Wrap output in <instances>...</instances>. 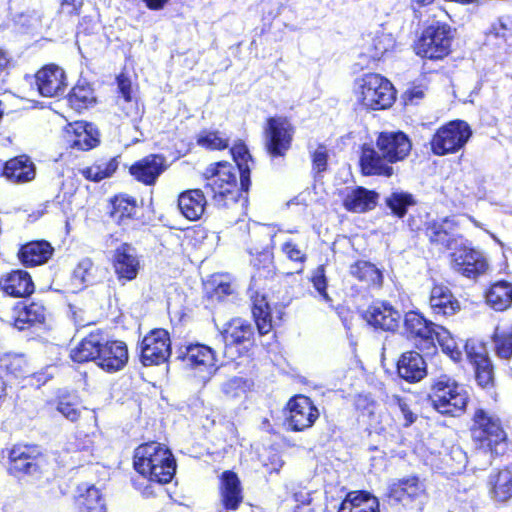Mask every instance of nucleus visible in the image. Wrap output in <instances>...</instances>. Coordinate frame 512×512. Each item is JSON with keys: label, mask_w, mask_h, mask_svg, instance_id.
<instances>
[{"label": "nucleus", "mask_w": 512, "mask_h": 512, "mask_svg": "<svg viewBox=\"0 0 512 512\" xmlns=\"http://www.w3.org/2000/svg\"><path fill=\"white\" fill-rule=\"evenodd\" d=\"M165 158L160 155H149L130 167V173L136 180L146 185H152L166 170Z\"/></svg>", "instance_id": "obj_19"}, {"label": "nucleus", "mask_w": 512, "mask_h": 512, "mask_svg": "<svg viewBox=\"0 0 512 512\" xmlns=\"http://www.w3.org/2000/svg\"><path fill=\"white\" fill-rule=\"evenodd\" d=\"M385 202L392 213L399 218L404 217L408 208L416 204V200L411 193L400 190L393 191L386 197Z\"/></svg>", "instance_id": "obj_46"}, {"label": "nucleus", "mask_w": 512, "mask_h": 512, "mask_svg": "<svg viewBox=\"0 0 512 512\" xmlns=\"http://www.w3.org/2000/svg\"><path fill=\"white\" fill-rule=\"evenodd\" d=\"M136 201L128 195H118L112 200V210L110 215L118 224L131 219L136 213Z\"/></svg>", "instance_id": "obj_42"}, {"label": "nucleus", "mask_w": 512, "mask_h": 512, "mask_svg": "<svg viewBox=\"0 0 512 512\" xmlns=\"http://www.w3.org/2000/svg\"><path fill=\"white\" fill-rule=\"evenodd\" d=\"M73 279L83 285H88L95 281V268L89 258H84L78 263L73 272Z\"/></svg>", "instance_id": "obj_53"}, {"label": "nucleus", "mask_w": 512, "mask_h": 512, "mask_svg": "<svg viewBox=\"0 0 512 512\" xmlns=\"http://www.w3.org/2000/svg\"><path fill=\"white\" fill-rule=\"evenodd\" d=\"M208 171L206 190L218 206H227L230 202H236L239 190L237 188V175L235 167L227 162L216 164L215 168Z\"/></svg>", "instance_id": "obj_5"}, {"label": "nucleus", "mask_w": 512, "mask_h": 512, "mask_svg": "<svg viewBox=\"0 0 512 512\" xmlns=\"http://www.w3.org/2000/svg\"><path fill=\"white\" fill-rule=\"evenodd\" d=\"M118 168V161L113 158L106 162L95 163L90 167L80 169V173L88 180L101 181L114 174Z\"/></svg>", "instance_id": "obj_49"}, {"label": "nucleus", "mask_w": 512, "mask_h": 512, "mask_svg": "<svg viewBox=\"0 0 512 512\" xmlns=\"http://www.w3.org/2000/svg\"><path fill=\"white\" fill-rule=\"evenodd\" d=\"M388 496L404 504L420 500L426 496V487L423 481L416 476L399 479L390 484Z\"/></svg>", "instance_id": "obj_18"}, {"label": "nucleus", "mask_w": 512, "mask_h": 512, "mask_svg": "<svg viewBox=\"0 0 512 512\" xmlns=\"http://www.w3.org/2000/svg\"><path fill=\"white\" fill-rule=\"evenodd\" d=\"M436 324L426 320L422 315L415 311H409L404 317V330L408 338L414 340L417 346L422 349H429L433 344V333Z\"/></svg>", "instance_id": "obj_14"}, {"label": "nucleus", "mask_w": 512, "mask_h": 512, "mask_svg": "<svg viewBox=\"0 0 512 512\" xmlns=\"http://www.w3.org/2000/svg\"><path fill=\"white\" fill-rule=\"evenodd\" d=\"M280 249L287 259L297 264L302 265L307 259L306 252L293 240L285 241Z\"/></svg>", "instance_id": "obj_57"}, {"label": "nucleus", "mask_w": 512, "mask_h": 512, "mask_svg": "<svg viewBox=\"0 0 512 512\" xmlns=\"http://www.w3.org/2000/svg\"><path fill=\"white\" fill-rule=\"evenodd\" d=\"M252 335L251 325L240 318L231 320L223 332L227 344H238L246 341Z\"/></svg>", "instance_id": "obj_43"}, {"label": "nucleus", "mask_w": 512, "mask_h": 512, "mask_svg": "<svg viewBox=\"0 0 512 512\" xmlns=\"http://www.w3.org/2000/svg\"><path fill=\"white\" fill-rule=\"evenodd\" d=\"M250 254H255L256 256L251 260V264L257 268L260 269H267V271H270V267L272 265V253L266 249H264L263 246L260 248L256 247L249 250Z\"/></svg>", "instance_id": "obj_59"}, {"label": "nucleus", "mask_w": 512, "mask_h": 512, "mask_svg": "<svg viewBox=\"0 0 512 512\" xmlns=\"http://www.w3.org/2000/svg\"><path fill=\"white\" fill-rule=\"evenodd\" d=\"M103 345L100 333H90L71 350V358L79 363L93 360L98 364L100 349Z\"/></svg>", "instance_id": "obj_32"}, {"label": "nucleus", "mask_w": 512, "mask_h": 512, "mask_svg": "<svg viewBox=\"0 0 512 512\" xmlns=\"http://www.w3.org/2000/svg\"><path fill=\"white\" fill-rule=\"evenodd\" d=\"M351 276L356 278L367 288H380L383 283L382 272L368 261H357L350 266Z\"/></svg>", "instance_id": "obj_34"}, {"label": "nucleus", "mask_w": 512, "mask_h": 512, "mask_svg": "<svg viewBox=\"0 0 512 512\" xmlns=\"http://www.w3.org/2000/svg\"><path fill=\"white\" fill-rule=\"evenodd\" d=\"M117 106L123 112L124 116L131 120H137L141 116L139 102L135 96L127 98H117Z\"/></svg>", "instance_id": "obj_55"}, {"label": "nucleus", "mask_w": 512, "mask_h": 512, "mask_svg": "<svg viewBox=\"0 0 512 512\" xmlns=\"http://www.w3.org/2000/svg\"><path fill=\"white\" fill-rule=\"evenodd\" d=\"M430 307L435 314L450 316L460 309L459 302L454 298L448 287L436 285L432 288Z\"/></svg>", "instance_id": "obj_29"}, {"label": "nucleus", "mask_w": 512, "mask_h": 512, "mask_svg": "<svg viewBox=\"0 0 512 512\" xmlns=\"http://www.w3.org/2000/svg\"><path fill=\"white\" fill-rule=\"evenodd\" d=\"M252 314L260 334H267L273 327V317L266 296L256 292L251 295Z\"/></svg>", "instance_id": "obj_35"}, {"label": "nucleus", "mask_w": 512, "mask_h": 512, "mask_svg": "<svg viewBox=\"0 0 512 512\" xmlns=\"http://www.w3.org/2000/svg\"><path fill=\"white\" fill-rule=\"evenodd\" d=\"M454 223L449 218H444L441 221H433L428 224L426 233L432 243L439 244L444 248L450 246L452 236L451 230Z\"/></svg>", "instance_id": "obj_39"}, {"label": "nucleus", "mask_w": 512, "mask_h": 512, "mask_svg": "<svg viewBox=\"0 0 512 512\" xmlns=\"http://www.w3.org/2000/svg\"><path fill=\"white\" fill-rule=\"evenodd\" d=\"M221 501L227 510H236L243 500L242 489L238 476L225 471L221 477Z\"/></svg>", "instance_id": "obj_28"}, {"label": "nucleus", "mask_w": 512, "mask_h": 512, "mask_svg": "<svg viewBox=\"0 0 512 512\" xmlns=\"http://www.w3.org/2000/svg\"><path fill=\"white\" fill-rule=\"evenodd\" d=\"M472 135L470 126L462 120H455L440 127L431 141V149L436 155H446L460 150Z\"/></svg>", "instance_id": "obj_7"}, {"label": "nucleus", "mask_w": 512, "mask_h": 512, "mask_svg": "<svg viewBox=\"0 0 512 512\" xmlns=\"http://www.w3.org/2000/svg\"><path fill=\"white\" fill-rule=\"evenodd\" d=\"M128 361V350L124 342L108 341L100 349L98 366L107 372L122 369Z\"/></svg>", "instance_id": "obj_20"}, {"label": "nucleus", "mask_w": 512, "mask_h": 512, "mask_svg": "<svg viewBox=\"0 0 512 512\" xmlns=\"http://www.w3.org/2000/svg\"><path fill=\"white\" fill-rule=\"evenodd\" d=\"M328 161V152L324 145H318L312 152L313 170L318 173L326 170Z\"/></svg>", "instance_id": "obj_61"}, {"label": "nucleus", "mask_w": 512, "mask_h": 512, "mask_svg": "<svg viewBox=\"0 0 512 512\" xmlns=\"http://www.w3.org/2000/svg\"><path fill=\"white\" fill-rule=\"evenodd\" d=\"M496 354L503 359L512 357V324L497 327L493 336Z\"/></svg>", "instance_id": "obj_48"}, {"label": "nucleus", "mask_w": 512, "mask_h": 512, "mask_svg": "<svg viewBox=\"0 0 512 512\" xmlns=\"http://www.w3.org/2000/svg\"><path fill=\"white\" fill-rule=\"evenodd\" d=\"M78 505L80 512H106L100 491L94 486L87 488L85 494L79 496Z\"/></svg>", "instance_id": "obj_50"}, {"label": "nucleus", "mask_w": 512, "mask_h": 512, "mask_svg": "<svg viewBox=\"0 0 512 512\" xmlns=\"http://www.w3.org/2000/svg\"><path fill=\"white\" fill-rule=\"evenodd\" d=\"M35 78L38 91L44 97L59 96L64 93L67 86L64 70L54 64L40 69Z\"/></svg>", "instance_id": "obj_15"}, {"label": "nucleus", "mask_w": 512, "mask_h": 512, "mask_svg": "<svg viewBox=\"0 0 512 512\" xmlns=\"http://www.w3.org/2000/svg\"><path fill=\"white\" fill-rule=\"evenodd\" d=\"M287 409L288 424L295 431H302L311 427L319 416L318 409L313 405L312 401L303 395L290 399Z\"/></svg>", "instance_id": "obj_13"}, {"label": "nucleus", "mask_w": 512, "mask_h": 512, "mask_svg": "<svg viewBox=\"0 0 512 512\" xmlns=\"http://www.w3.org/2000/svg\"><path fill=\"white\" fill-rule=\"evenodd\" d=\"M113 269L121 284L134 280L140 269V261L134 248L128 244L118 247L113 256Z\"/></svg>", "instance_id": "obj_16"}, {"label": "nucleus", "mask_w": 512, "mask_h": 512, "mask_svg": "<svg viewBox=\"0 0 512 512\" xmlns=\"http://www.w3.org/2000/svg\"><path fill=\"white\" fill-rule=\"evenodd\" d=\"M141 362L145 365L164 363L171 354L169 334L164 329H154L148 333L140 345Z\"/></svg>", "instance_id": "obj_10"}, {"label": "nucleus", "mask_w": 512, "mask_h": 512, "mask_svg": "<svg viewBox=\"0 0 512 512\" xmlns=\"http://www.w3.org/2000/svg\"><path fill=\"white\" fill-rule=\"evenodd\" d=\"M40 450L33 445H15L9 453V471L12 474H35L39 470Z\"/></svg>", "instance_id": "obj_17"}, {"label": "nucleus", "mask_w": 512, "mask_h": 512, "mask_svg": "<svg viewBox=\"0 0 512 512\" xmlns=\"http://www.w3.org/2000/svg\"><path fill=\"white\" fill-rule=\"evenodd\" d=\"M338 512H379V502L368 492L352 491L346 495Z\"/></svg>", "instance_id": "obj_31"}, {"label": "nucleus", "mask_w": 512, "mask_h": 512, "mask_svg": "<svg viewBox=\"0 0 512 512\" xmlns=\"http://www.w3.org/2000/svg\"><path fill=\"white\" fill-rule=\"evenodd\" d=\"M186 365L194 371V375L202 382H207L217 371V358L215 351L203 344H193L186 348L184 356Z\"/></svg>", "instance_id": "obj_11"}, {"label": "nucleus", "mask_w": 512, "mask_h": 512, "mask_svg": "<svg viewBox=\"0 0 512 512\" xmlns=\"http://www.w3.org/2000/svg\"><path fill=\"white\" fill-rule=\"evenodd\" d=\"M69 105L80 112L95 102L93 89L89 84L79 83L73 87L68 98Z\"/></svg>", "instance_id": "obj_45"}, {"label": "nucleus", "mask_w": 512, "mask_h": 512, "mask_svg": "<svg viewBox=\"0 0 512 512\" xmlns=\"http://www.w3.org/2000/svg\"><path fill=\"white\" fill-rule=\"evenodd\" d=\"M377 201L378 193L363 187H357L346 194L343 205L348 211L363 213L374 209Z\"/></svg>", "instance_id": "obj_30"}, {"label": "nucleus", "mask_w": 512, "mask_h": 512, "mask_svg": "<svg viewBox=\"0 0 512 512\" xmlns=\"http://www.w3.org/2000/svg\"><path fill=\"white\" fill-rule=\"evenodd\" d=\"M424 97V89L421 86H414L404 93L406 104H417Z\"/></svg>", "instance_id": "obj_63"}, {"label": "nucleus", "mask_w": 512, "mask_h": 512, "mask_svg": "<svg viewBox=\"0 0 512 512\" xmlns=\"http://www.w3.org/2000/svg\"><path fill=\"white\" fill-rule=\"evenodd\" d=\"M468 355L471 357V361L475 366V378L479 386L483 388H488L493 385V367L492 363L486 356L482 354H476L475 356H471L469 352Z\"/></svg>", "instance_id": "obj_47"}, {"label": "nucleus", "mask_w": 512, "mask_h": 512, "mask_svg": "<svg viewBox=\"0 0 512 512\" xmlns=\"http://www.w3.org/2000/svg\"><path fill=\"white\" fill-rule=\"evenodd\" d=\"M28 372V363L23 354L6 352L0 355V373L18 378Z\"/></svg>", "instance_id": "obj_38"}, {"label": "nucleus", "mask_w": 512, "mask_h": 512, "mask_svg": "<svg viewBox=\"0 0 512 512\" xmlns=\"http://www.w3.org/2000/svg\"><path fill=\"white\" fill-rule=\"evenodd\" d=\"M206 204V197L200 189L184 191L178 197V208L181 214L190 221H196L201 218Z\"/></svg>", "instance_id": "obj_25"}, {"label": "nucleus", "mask_w": 512, "mask_h": 512, "mask_svg": "<svg viewBox=\"0 0 512 512\" xmlns=\"http://www.w3.org/2000/svg\"><path fill=\"white\" fill-rule=\"evenodd\" d=\"M313 287L318 292L321 299L327 303L331 302V298L327 293V279L325 276V269L323 265L318 266L311 277Z\"/></svg>", "instance_id": "obj_56"}, {"label": "nucleus", "mask_w": 512, "mask_h": 512, "mask_svg": "<svg viewBox=\"0 0 512 512\" xmlns=\"http://www.w3.org/2000/svg\"><path fill=\"white\" fill-rule=\"evenodd\" d=\"M376 145L381 154L368 145L362 148L360 164L366 175L391 176L393 168L388 163L404 160L412 148L410 139L400 131L380 133Z\"/></svg>", "instance_id": "obj_1"}, {"label": "nucleus", "mask_w": 512, "mask_h": 512, "mask_svg": "<svg viewBox=\"0 0 512 512\" xmlns=\"http://www.w3.org/2000/svg\"><path fill=\"white\" fill-rule=\"evenodd\" d=\"M429 397L439 413L452 416L461 414L469 399L466 389L447 375L435 381Z\"/></svg>", "instance_id": "obj_4"}, {"label": "nucleus", "mask_w": 512, "mask_h": 512, "mask_svg": "<svg viewBox=\"0 0 512 512\" xmlns=\"http://www.w3.org/2000/svg\"><path fill=\"white\" fill-rule=\"evenodd\" d=\"M486 39L498 46L507 44L512 39V20L504 17L497 19L489 28Z\"/></svg>", "instance_id": "obj_44"}, {"label": "nucleus", "mask_w": 512, "mask_h": 512, "mask_svg": "<svg viewBox=\"0 0 512 512\" xmlns=\"http://www.w3.org/2000/svg\"><path fill=\"white\" fill-rule=\"evenodd\" d=\"M53 253V247L47 241H33L23 245L18 253L21 263L26 267L46 263Z\"/></svg>", "instance_id": "obj_27"}, {"label": "nucleus", "mask_w": 512, "mask_h": 512, "mask_svg": "<svg viewBox=\"0 0 512 512\" xmlns=\"http://www.w3.org/2000/svg\"><path fill=\"white\" fill-rule=\"evenodd\" d=\"M45 320V307L40 303L25 304L19 302L12 310L10 322L18 330H24L31 325Z\"/></svg>", "instance_id": "obj_23"}, {"label": "nucleus", "mask_w": 512, "mask_h": 512, "mask_svg": "<svg viewBox=\"0 0 512 512\" xmlns=\"http://www.w3.org/2000/svg\"><path fill=\"white\" fill-rule=\"evenodd\" d=\"M0 289L12 297H27L34 292L35 286L28 272L15 270L0 278Z\"/></svg>", "instance_id": "obj_22"}, {"label": "nucleus", "mask_w": 512, "mask_h": 512, "mask_svg": "<svg viewBox=\"0 0 512 512\" xmlns=\"http://www.w3.org/2000/svg\"><path fill=\"white\" fill-rule=\"evenodd\" d=\"M436 343L442 348V351L448 355L452 360L459 361L462 352L458 347L456 341L451 336L450 332L443 326L437 325L433 333V344L430 347H435Z\"/></svg>", "instance_id": "obj_41"}, {"label": "nucleus", "mask_w": 512, "mask_h": 512, "mask_svg": "<svg viewBox=\"0 0 512 512\" xmlns=\"http://www.w3.org/2000/svg\"><path fill=\"white\" fill-rule=\"evenodd\" d=\"M394 46V39L390 34L380 33L371 39L367 51L368 56L373 60L380 59L386 52Z\"/></svg>", "instance_id": "obj_51"}, {"label": "nucleus", "mask_w": 512, "mask_h": 512, "mask_svg": "<svg viewBox=\"0 0 512 512\" xmlns=\"http://www.w3.org/2000/svg\"><path fill=\"white\" fill-rule=\"evenodd\" d=\"M231 154L233 160L236 163L237 170L240 175V184L242 189L246 190L250 182V168L248 162L251 160V156L245 144L236 143L231 148Z\"/></svg>", "instance_id": "obj_40"}, {"label": "nucleus", "mask_w": 512, "mask_h": 512, "mask_svg": "<svg viewBox=\"0 0 512 512\" xmlns=\"http://www.w3.org/2000/svg\"><path fill=\"white\" fill-rule=\"evenodd\" d=\"M366 318L375 327L393 331L399 326L401 314L387 302H375L368 308Z\"/></svg>", "instance_id": "obj_21"}, {"label": "nucleus", "mask_w": 512, "mask_h": 512, "mask_svg": "<svg viewBox=\"0 0 512 512\" xmlns=\"http://www.w3.org/2000/svg\"><path fill=\"white\" fill-rule=\"evenodd\" d=\"M222 391L228 397H238L245 392V382L238 377L231 378L223 383Z\"/></svg>", "instance_id": "obj_60"}, {"label": "nucleus", "mask_w": 512, "mask_h": 512, "mask_svg": "<svg viewBox=\"0 0 512 512\" xmlns=\"http://www.w3.org/2000/svg\"><path fill=\"white\" fill-rule=\"evenodd\" d=\"M70 146L79 150H89L98 144L97 133L91 124L76 122L66 130Z\"/></svg>", "instance_id": "obj_26"}, {"label": "nucleus", "mask_w": 512, "mask_h": 512, "mask_svg": "<svg viewBox=\"0 0 512 512\" xmlns=\"http://www.w3.org/2000/svg\"><path fill=\"white\" fill-rule=\"evenodd\" d=\"M451 266L454 271L472 279L485 274L489 268L483 254L468 247L459 248L451 254Z\"/></svg>", "instance_id": "obj_12"}, {"label": "nucleus", "mask_w": 512, "mask_h": 512, "mask_svg": "<svg viewBox=\"0 0 512 512\" xmlns=\"http://www.w3.org/2000/svg\"><path fill=\"white\" fill-rule=\"evenodd\" d=\"M3 175L11 182L24 183L34 179L35 167L27 157L21 156L5 163Z\"/></svg>", "instance_id": "obj_33"}, {"label": "nucleus", "mask_w": 512, "mask_h": 512, "mask_svg": "<svg viewBox=\"0 0 512 512\" xmlns=\"http://www.w3.org/2000/svg\"><path fill=\"white\" fill-rule=\"evenodd\" d=\"M354 93L358 102L372 110L386 109L395 100V89L391 82L375 73L365 74L357 79Z\"/></svg>", "instance_id": "obj_3"}, {"label": "nucleus", "mask_w": 512, "mask_h": 512, "mask_svg": "<svg viewBox=\"0 0 512 512\" xmlns=\"http://www.w3.org/2000/svg\"><path fill=\"white\" fill-rule=\"evenodd\" d=\"M486 303L496 311H504L512 306V283H494L485 295Z\"/></svg>", "instance_id": "obj_36"}, {"label": "nucleus", "mask_w": 512, "mask_h": 512, "mask_svg": "<svg viewBox=\"0 0 512 512\" xmlns=\"http://www.w3.org/2000/svg\"><path fill=\"white\" fill-rule=\"evenodd\" d=\"M257 236H264L266 240L272 241L273 237L275 236V233L271 230L268 226H259L258 231L256 232Z\"/></svg>", "instance_id": "obj_64"}, {"label": "nucleus", "mask_w": 512, "mask_h": 512, "mask_svg": "<svg viewBox=\"0 0 512 512\" xmlns=\"http://www.w3.org/2000/svg\"><path fill=\"white\" fill-rule=\"evenodd\" d=\"M389 406L394 410H399L405 420V426H409L415 421V415L410 410L406 399L399 395H392L388 398Z\"/></svg>", "instance_id": "obj_58"}, {"label": "nucleus", "mask_w": 512, "mask_h": 512, "mask_svg": "<svg viewBox=\"0 0 512 512\" xmlns=\"http://www.w3.org/2000/svg\"><path fill=\"white\" fill-rule=\"evenodd\" d=\"M491 496L498 502H506L512 498V473L503 470L490 477Z\"/></svg>", "instance_id": "obj_37"}, {"label": "nucleus", "mask_w": 512, "mask_h": 512, "mask_svg": "<svg viewBox=\"0 0 512 512\" xmlns=\"http://www.w3.org/2000/svg\"><path fill=\"white\" fill-rule=\"evenodd\" d=\"M294 127L282 116L271 117L265 127V145L272 157H283L291 147Z\"/></svg>", "instance_id": "obj_9"}, {"label": "nucleus", "mask_w": 512, "mask_h": 512, "mask_svg": "<svg viewBox=\"0 0 512 512\" xmlns=\"http://www.w3.org/2000/svg\"><path fill=\"white\" fill-rule=\"evenodd\" d=\"M198 144L202 147L220 150L228 147V137L219 131H203L197 140Z\"/></svg>", "instance_id": "obj_52"}, {"label": "nucleus", "mask_w": 512, "mask_h": 512, "mask_svg": "<svg viewBox=\"0 0 512 512\" xmlns=\"http://www.w3.org/2000/svg\"><path fill=\"white\" fill-rule=\"evenodd\" d=\"M134 468L150 481L164 484L172 480L176 463L168 448L158 442H149L136 448Z\"/></svg>", "instance_id": "obj_2"}, {"label": "nucleus", "mask_w": 512, "mask_h": 512, "mask_svg": "<svg viewBox=\"0 0 512 512\" xmlns=\"http://www.w3.org/2000/svg\"><path fill=\"white\" fill-rule=\"evenodd\" d=\"M397 371L399 376L406 381L418 382L427 375V366L418 352L408 351L399 358Z\"/></svg>", "instance_id": "obj_24"}, {"label": "nucleus", "mask_w": 512, "mask_h": 512, "mask_svg": "<svg viewBox=\"0 0 512 512\" xmlns=\"http://www.w3.org/2000/svg\"><path fill=\"white\" fill-rule=\"evenodd\" d=\"M117 87L119 93L117 98H127L134 96L131 80L124 74H121L117 77Z\"/></svg>", "instance_id": "obj_62"}, {"label": "nucleus", "mask_w": 512, "mask_h": 512, "mask_svg": "<svg viewBox=\"0 0 512 512\" xmlns=\"http://www.w3.org/2000/svg\"><path fill=\"white\" fill-rule=\"evenodd\" d=\"M470 431L472 439L487 450H492L494 445L506 439L499 417L483 408L474 411Z\"/></svg>", "instance_id": "obj_6"}, {"label": "nucleus", "mask_w": 512, "mask_h": 512, "mask_svg": "<svg viewBox=\"0 0 512 512\" xmlns=\"http://www.w3.org/2000/svg\"><path fill=\"white\" fill-rule=\"evenodd\" d=\"M451 29L447 25H430L416 43V54L428 59H442L450 52Z\"/></svg>", "instance_id": "obj_8"}, {"label": "nucleus", "mask_w": 512, "mask_h": 512, "mask_svg": "<svg viewBox=\"0 0 512 512\" xmlns=\"http://www.w3.org/2000/svg\"><path fill=\"white\" fill-rule=\"evenodd\" d=\"M56 410L67 420L75 422L80 418L81 410L78 407L76 399L60 397L56 404Z\"/></svg>", "instance_id": "obj_54"}]
</instances>
